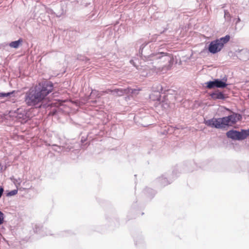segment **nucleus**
<instances>
[{
  "instance_id": "nucleus-9",
  "label": "nucleus",
  "mask_w": 249,
  "mask_h": 249,
  "mask_svg": "<svg viewBox=\"0 0 249 249\" xmlns=\"http://www.w3.org/2000/svg\"><path fill=\"white\" fill-rule=\"evenodd\" d=\"M25 113V110L23 109L18 108L17 109L18 116L19 118H24V116H26Z\"/></svg>"
},
{
  "instance_id": "nucleus-1",
  "label": "nucleus",
  "mask_w": 249,
  "mask_h": 249,
  "mask_svg": "<svg viewBox=\"0 0 249 249\" xmlns=\"http://www.w3.org/2000/svg\"><path fill=\"white\" fill-rule=\"evenodd\" d=\"M53 90V84L51 82L42 81L26 93L25 102L28 106H35L41 103Z\"/></svg>"
},
{
  "instance_id": "nucleus-15",
  "label": "nucleus",
  "mask_w": 249,
  "mask_h": 249,
  "mask_svg": "<svg viewBox=\"0 0 249 249\" xmlns=\"http://www.w3.org/2000/svg\"><path fill=\"white\" fill-rule=\"evenodd\" d=\"M154 55H155V54H152V55H151V56H154Z\"/></svg>"
},
{
  "instance_id": "nucleus-12",
  "label": "nucleus",
  "mask_w": 249,
  "mask_h": 249,
  "mask_svg": "<svg viewBox=\"0 0 249 249\" xmlns=\"http://www.w3.org/2000/svg\"><path fill=\"white\" fill-rule=\"evenodd\" d=\"M4 221V214L0 211V225L3 223Z\"/></svg>"
},
{
  "instance_id": "nucleus-7",
  "label": "nucleus",
  "mask_w": 249,
  "mask_h": 249,
  "mask_svg": "<svg viewBox=\"0 0 249 249\" xmlns=\"http://www.w3.org/2000/svg\"><path fill=\"white\" fill-rule=\"evenodd\" d=\"M23 42L22 38H19L18 40L12 41L9 44V46L13 48H18Z\"/></svg>"
},
{
  "instance_id": "nucleus-2",
  "label": "nucleus",
  "mask_w": 249,
  "mask_h": 249,
  "mask_svg": "<svg viewBox=\"0 0 249 249\" xmlns=\"http://www.w3.org/2000/svg\"><path fill=\"white\" fill-rule=\"evenodd\" d=\"M241 119L242 116L240 114L233 113L227 117L217 119L213 118L208 120L206 121L205 123L207 126L216 128H220L226 125L231 126L236 124Z\"/></svg>"
},
{
  "instance_id": "nucleus-10",
  "label": "nucleus",
  "mask_w": 249,
  "mask_h": 249,
  "mask_svg": "<svg viewBox=\"0 0 249 249\" xmlns=\"http://www.w3.org/2000/svg\"><path fill=\"white\" fill-rule=\"evenodd\" d=\"M158 54H163L164 55L168 56V61L169 62H171L173 60L172 56L170 55H168V54L167 53L161 52V53H158Z\"/></svg>"
},
{
  "instance_id": "nucleus-3",
  "label": "nucleus",
  "mask_w": 249,
  "mask_h": 249,
  "mask_svg": "<svg viewBox=\"0 0 249 249\" xmlns=\"http://www.w3.org/2000/svg\"><path fill=\"white\" fill-rule=\"evenodd\" d=\"M230 39V36L227 35L225 37L212 41L208 48L209 51L213 54L220 52L223 48L224 44L227 43Z\"/></svg>"
},
{
  "instance_id": "nucleus-11",
  "label": "nucleus",
  "mask_w": 249,
  "mask_h": 249,
  "mask_svg": "<svg viewBox=\"0 0 249 249\" xmlns=\"http://www.w3.org/2000/svg\"><path fill=\"white\" fill-rule=\"evenodd\" d=\"M14 91H12L11 92H8V93H2L0 92V97H7L12 94Z\"/></svg>"
},
{
  "instance_id": "nucleus-5",
  "label": "nucleus",
  "mask_w": 249,
  "mask_h": 249,
  "mask_svg": "<svg viewBox=\"0 0 249 249\" xmlns=\"http://www.w3.org/2000/svg\"><path fill=\"white\" fill-rule=\"evenodd\" d=\"M227 86V84L218 79H216L213 81H209L207 83V87L208 89H211L214 87L217 88H225Z\"/></svg>"
},
{
  "instance_id": "nucleus-4",
  "label": "nucleus",
  "mask_w": 249,
  "mask_h": 249,
  "mask_svg": "<svg viewBox=\"0 0 249 249\" xmlns=\"http://www.w3.org/2000/svg\"><path fill=\"white\" fill-rule=\"evenodd\" d=\"M228 138L234 140H242L249 136V129L248 130H242L241 131L231 130L226 133Z\"/></svg>"
},
{
  "instance_id": "nucleus-8",
  "label": "nucleus",
  "mask_w": 249,
  "mask_h": 249,
  "mask_svg": "<svg viewBox=\"0 0 249 249\" xmlns=\"http://www.w3.org/2000/svg\"><path fill=\"white\" fill-rule=\"evenodd\" d=\"M211 96L213 99H223L224 98V95L222 92L213 93Z\"/></svg>"
},
{
  "instance_id": "nucleus-17",
  "label": "nucleus",
  "mask_w": 249,
  "mask_h": 249,
  "mask_svg": "<svg viewBox=\"0 0 249 249\" xmlns=\"http://www.w3.org/2000/svg\"><path fill=\"white\" fill-rule=\"evenodd\" d=\"M1 169V168L0 167V170Z\"/></svg>"
},
{
  "instance_id": "nucleus-14",
  "label": "nucleus",
  "mask_w": 249,
  "mask_h": 249,
  "mask_svg": "<svg viewBox=\"0 0 249 249\" xmlns=\"http://www.w3.org/2000/svg\"><path fill=\"white\" fill-rule=\"evenodd\" d=\"M18 192V191L16 190H13L10 192V194L12 195H16Z\"/></svg>"
},
{
  "instance_id": "nucleus-6",
  "label": "nucleus",
  "mask_w": 249,
  "mask_h": 249,
  "mask_svg": "<svg viewBox=\"0 0 249 249\" xmlns=\"http://www.w3.org/2000/svg\"><path fill=\"white\" fill-rule=\"evenodd\" d=\"M136 90V89H132L129 88L126 89H115L112 90L113 94H115L117 96H122L124 95V93H128L129 92L134 93V91Z\"/></svg>"
},
{
  "instance_id": "nucleus-16",
  "label": "nucleus",
  "mask_w": 249,
  "mask_h": 249,
  "mask_svg": "<svg viewBox=\"0 0 249 249\" xmlns=\"http://www.w3.org/2000/svg\"><path fill=\"white\" fill-rule=\"evenodd\" d=\"M248 97H249V95H248Z\"/></svg>"
},
{
  "instance_id": "nucleus-13",
  "label": "nucleus",
  "mask_w": 249,
  "mask_h": 249,
  "mask_svg": "<svg viewBox=\"0 0 249 249\" xmlns=\"http://www.w3.org/2000/svg\"><path fill=\"white\" fill-rule=\"evenodd\" d=\"M102 94H108V93H113V91L111 89H107V90H106L105 91H103L102 92Z\"/></svg>"
}]
</instances>
